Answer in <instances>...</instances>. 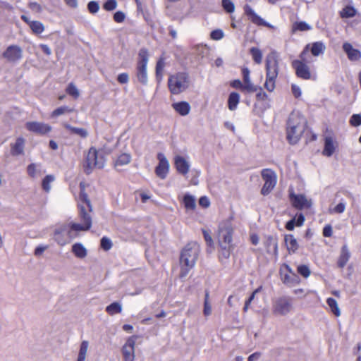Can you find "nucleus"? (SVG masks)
<instances>
[{"instance_id": "obj_25", "label": "nucleus", "mask_w": 361, "mask_h": 361, "mask_svg": "<svg viewBox=\"0 0 361 361\" xmlns=\"http://www.w3.org/2000/svg\"><path fill=\"white\" fill-rule=\"evenodd\" d=\"M350 257V253L348 250L347 245L342 246L341 249L340 255L337 259V267L340 269H343L347 264Z\"/></svg>"}, {"instance_id": "obj_46", "label": "nucleus", "mask_w": 361, "mask_h": 361, "mask_svg": "<svg viewBox=\"0 0 361 361\" xmlns=\"http://www.w3.org/2000/svg\"><path fill=\"white\" fill-rule=\"evenodd\" d=\"M87 348H88V342L86 341H83L80 345V350H79V353H78V357L77 361H85Z\"/></svg>"}, {"instance_id": "obj_42", "label": "nucleus", "mask_w": 361, "mask_h": 361, "mask_svg": "<svg viewBox=\"0 0 361 361\" xmlns=\"http://www.w3.org/2000/svg\"><path fill=\"white\" fill-rule=\"evenodd\" d=\"M121 310H122L121 305L117 302H112L111 304H110L109 305H108L106 307V312L109 315H114L116 314H119L121 312Z\"/></svg>"}, {"instance_id": "obj_51", "label": "nucleus", "mask_w": 361, "mask_h": 361, "mask_svg": "<svg viewBox=\"0 0 361 361\" xmlns=\"http://www.w3.org/2000/svg\"><path fill=\"white\" fill-rule=\"evenodd\" d=\"M262 289V286H259L257 288H256L252 293V294L250 295V296L249 297V298L245 301V305H244V307H243V311L244 312H247L252 301L254 300L255 297V295L260 292Z\"/></svg>"}, {"instance_id": "obj_64", "label": "nucleus", "mask_w": 361, "mask_h": 361, "mask_svg": "<svg viewBox=\"0 0 361 361\" xmlns=\"http://www.w3.org/2000/svg\"><path fill=\"white\" fill-rule=\"evenodd\" d=\"M36 171H37V169H36V165L35 164H30L28 165V166L27 168V171L28 175L30 177L34 178L35 176Z\"/></svg>"}, {"instance_id": "obj_19", "label": "nucleus", "mask_w": 361, "mask_h": 361, "mask_svg": "<svg viewBox=\"0 0 361 361\" xmlns=\"http://www.w3.org/2000/svg\"><path fill=\"white\" fill-rule=\"evenodd\" d=\"M22 49L18 45H10L3 52L2 56L8 62H16L22 58Z\"/></svg>"}, {"instance_id": "obj_52", "label": "nucleus", "mask_w": 361, "mask_h": 361, "mask_svg": "<svg viewBox=\"0 0 361 361\" xmlns=\"http://www.w3.org/2000/svg\"><path fill=\"white\" fill-rule=\"evenodd\" d=\"M306 142H311L317 140V135L307 126L305 132L303 133Z\"/></svg>"}, {"instance_id": "obj_15", "label": "nucleus", "mask_w": 361, "mask_h": 361, "mask_svg": "<svg viewBox=\"0 0 361 361\" xmlns=\"http://www.w3.org/2000/svg\"><path fill=\"white\" fill-rule=\"evenodd\" d=\"M288 197L292 206L298 210L310 209L312 206V201L307 200L304 195H296L292 190L289 192Z\"/></svg>"}, {"instance_id": "obj_26", "label": "nucleus", "mask_w": 361, "mask_h": 361, "mask_svg": "<svg viewBox=\"0 0 361 361\" xmlns=\"http://www.w3.org/2000/svg\"><path fill=\"white\" fill-rule=\"evenodd\" d=\"M173 109L180 116H186L190 111V106L187 102H178L172 104Z\"/></svg>"}, {"instance_id": "obj_38", "label": "nucleus", "mask_w": 361, "mask_h": 361, "mask_svg": "<svg viewBox=\"0 0 361 361\" xmlns=\"http://www.w3.org/2000/svg\"><path fill=\"white\" fill-rule=\"evenodd\" d=\"M72 252L78 258H84L87 255L86 249L80 243H75L72 246Z\"/></svg>"}, {"instance_id": "obj_43", "label": "nucleus", "mask_w": 361, "mask_h": 361, "mask_svg": "<svg viewBox=\"0 0 361 361\" xmlns=\"http://www.w3.org/2000/svg\"><path fill=\"white\" fill-rule=\"evenodd\" d=\"M250 54L255 63L259 64L262 61V53L261 50L257 47H252L250 49Z\"/></svg>"}, {"instance_id": "obj_50", "label": "nucleus", "mask_w": 361, "mask_h": 361, "mask_svg": "<svg viewBox=\"0 0 361 361\" xmlns=\"http://www.w3.org/2000/svg\"><path fill=\"white\" fill-rule=\"evenodd\" d=\"M54 180V177L52 175H47L42 180V189L48 192L50 190V183Z\"/></svg>"}, {"instance_id": "obj_31", "label": "nucleus", "mask_w": 361, "mask_h": 361, "mask_svg": "<svg viewBox=\"0 0 361 361\" xmlns=\"http://www.w3.org/2000/svg\"><path fill=\"white\" fill-rule=\"evenodd\" d=\"M219 258L220 259H228L233 249L232 244H218Z\"/></svg>"}, {"instance_id": "obj_14", "label": "nucleus", "mask_w": 361, "mask_h": 361, "mask_svg": "<svg viewBox=\"0 0 361 361\" xmlns=\"http://www.w3.org/2000/svg\"><path fill=\"white\" fill-rule=\"evenodd\" d=\"M326 49V46L324 42L321 41H317L312 43L307 44L300 54H302V56L308 57L309 54L310 53L312 56L317 57L320 55H322Z\"/></svg>"}, {"instance_id": "obj_53", "label": "nucleus", "mask_w": 361, "mask_h": 361, "mask_svg": "<svg viewBox=\"0 0 361 361\" xmlns=\"http://www.w3.org/2000/svg\"><path fill=\"white\" fill-rule=\"evenodd\" d=\"M211 312H212V307L209 302V292L206 291L204 302V310H203L204 315L208 316L211 314Z\"/></svg>"}, {"instance_id": "obj_12", "label": "nucleus", "mask_w": 361, "mask_h": 361, "mask_svg": "<svg viewBox=\"0 0 361 361\" xmlns=\"http://www.w3.org/2000/svg\"><path fill=\"white\" fill-rule=\"evenodd\" d=\"M292 308V300L288 297H280L277 298L272 307V312L274 314L285 315Z\"/></svg>"}, {"instance_id": "obj_17", "label": "nucleus", "mask_w": 361, "mask_h": 361, "mask_svg": "<svg viewBox=\"0 0 361 361\" xmlns=\"http://www.w3.org/2000/svg\"><path fill=\"white\" fill-rule=\"evenodd\" d=\"M25 128L29 132L39 135H48L51 130V127L49 124L37 121L27 122Z\"/></svg>"}, {"instance_id": "obj_37", "label": "nucleus", "mask_w": 361, "mask_h": 361, "mask_svg": "<svg viewBox=\"0 0 361 361\" xmlns=\"http://www.w3.org/2000/svg\"><path fill=\"white\" fill-rule=\"evenodd\" d=\"M131 159V157L130 154L128 153H122L117 157V158L114 161V165L115 167L121 166L123 165H126L130 163Z\"/></svg>"}, {"instance_id": "obj_7", "label": "nucleus", "mask_w": 361, "mask_h": 361, "mask_svg": "<svg viewBox=\"0 0 361 361\" xmlns=\"http://www.w3.org/2000/svg\"><path fill=\"white\" fill-rule=\"evenodd\" d=\"M148 51L145 48L139 50L137 61L136 64V77L142 84L147 82V64L148 62Z\"/></svg>"}, {"instance_id": "obj_24", "label": "nucleus", "mask_w": 361, "mask_h": 361, "mask_svg": "<svg viewBox=\"0 0 361 361\" xmlns=\"http://www.w3.org/2000/svg\"><path fill=\"white\" fill-rule=\"evenodd\" d=\"M284 243L289 254L295 253L299 248L298 241L292 234L284 235Z\"/></svg>"}, {"instance_id": "obj_1", "label": "nucleus", "mask_w": 361, "mask_h": 361, "mask_svg": "<svg viewBox=\"0 0 361 361\" xmlns=\"http://www.w3.org/2000/svg\"><path fill=\"white\" fill-rule=\"evenodd\" d=\"M86 185L84 182L80 183V193L76 199L80 223L71 222L68 224L69 228L73 231H86L92 226V206L85 192Z\"/></svg>"}, {"instance_id": "obj_9", "label": "nucleus", "mask_w": 361, "mask_h": 361, "mask_svg": "<svg viewBox=\"0 0 361 361\" xmlns=\"http://www.w3.org/2000/svg\"><path fill=\"white\" fill-rule=\"evenodd\" d=\"M262 178L264 181L261 194L264 196L269 195L275 188L277 183V176L271 169H264L261 171Z\"/></svg>"}, {"instance_id": "obj_55", "label": "nucleus", "mask_w": 361, "mask_h": 361, "mask_svg": "<svg viewBox=\"0 0 361 361\" xmlns=\"http://www.w3.org/2000/svg\"><path fill=\"white\" fill-rule=\"evenodd\" d=\"M221 4L222 7L227 13H231L234 11V4L231 0H222Z\"/></svg>"}, {"instance_id": "obj_20", "label": "nucleus", "mask_w": 361, "mask_h": 361, "mask_svg": "<svg viewBox=\"0 0 361 361\" xmlns=\"http://www.w3.org/2000/svg\"><path fill=\"white\" fill-rule=\"evenodd\" d=\"M244 11L248 19L253 24L257 26H264L270 29L274 28L271 25L264 21L260 16H259L249 5H246L244 7Z\"/></svg>"}, {"instance_id": "obj_59", "label": "nucleus", "mask_w": 361, "mask_h": 361, "mask_svg": "<svg viewBox=\"0 0 361 361\" xmlns=\"http://www.w3.org/2000/svg\"><path fill=\"white\" fill-rule=\"evenodd\" d=\"M99 4L97 1H92L87 4V9L90 13H96L99 11Z\"/></svg>"}, {"instance_id": "obj_63", "label": "nucleus", "mask_w": 361, "mask_h": 361, "mask_svg": "<svg viewBox=\"0 0 361 361\" xmlns=\"http://www.w3.org/2000/svg\"><path fill=\"white\" fill-rule=\"evenodd\" d=\"M199 205L202 208H207L210 205L209 200L206 196H202L199 199Z\"/></svg>"}, {"instance_id": "obj_18", "label": "nucleus", "mask_w": 361, "mask_h": 361, "mask_svg": "<svg viewBox=\"0 0 361 361\" xmlns=\"http://www.w3.org/2000/svg\"><path fill=\"white\" fill-rule=\"evenodd\" d=\"M157 158L159 161L158 165L155 167V174L161 179H165L169 171V163L164 154L159 152Z\"/></svg>"}, {"instance_id": "obj_48", "label": "nucleus", "mask_w": 361, "mask_h": 361, "mask_svg": "<svg viewBox=\"0 0 361 361\" xmlns=\"http://www.w3.org/2000/svg\"><path fill=\"white\" fill-rule=\"evenodd\" d=\"M297 272L305 279L308 278L311 274V271L307 265L300 264L297 267Z\"/></svg>"}, {"instance_id": "obj_41", "label": "nucleus", "mask_w": 361, "mask_h": 361, "mask_svg": "<svg viewBox=\"0 0 361 361\" xmlns=\"http://www.w3.org/2000/svg\"><path fill=\"white\" fill-rule=\"evenodd\" d=\"M326 303L329 307L331 312L336 317H339L341 315V312L338 306V303L336 300L332 298H329L326 300Z\"/></svg>"}, {"instance_id": "obj_57", "label": "nucleus", "mask_w": 361, "mask_h": 361, "mask_svg": "<svg viewBox=\"0 0 361 361\" xmlns=\"http://www.w3.org/2000/svg\"><path fill=\"white\" fill-rule=\"evenodd\" d=\"M350 125L354 127H357L361 125V115L353 114L349 121Z\"/></svg>"}, {"instance_id": "obj_5", "label": "nucleus", "mask_w": 361, "mask_h": 361, "mask_svg": "<svg viewBox=\"0 0 361 361\" xmlns=\"http://www.w3.org/2000/svg\"><path fill=\"white\" fill-rule=\"evenodd\" d=\"M190 85V76L186 72H177L169 75L167 81L168 89L171 94H179L185 91Z\"/></svg>"}, {"instance_id": "obj_4", "label": "nucleus", "mask_w": 361, "mask_h": 361, "mask_svg": "<svg viewBox=\"0 0 361 361\" xmlns=\"http://www.w3.org/2000/svg\"><path fill=\"white\" fill-rule=\"evenodd\" d=\"M310 63V61L308 60L307 57H302L300 53L298 59L291 61V67L294 70L297 78L305 80L316 79V72Z\"/></svg>"}, {"instance_id": "obj_10", "label": "nucleus", "mask_w": 361, "mask_h": 361, "mask_svg": "<svg viewBox=\"0 0 361 361\" xmlns=\"http://www.w3.org/2000/svg\"><path fill=\"white\" fill-rule=\"evenodd\" d=\"M279 275L283 284L288 286L297 285L300 283L298 275L292 270L290 267L283 263L279 267Z\"/></svg>"}, {"instance_id": "obj_58", "label": "nucleus", "mask_w": 361, "mask_h": 361, "mask_svg": "<svg viewBox=\"0 0 361 361\" xmlns=\"http://www.w3.org/2000/svg\"><path fill=\"white\" fill-rule=\"evenodd\" d=\"M224 32L220 29L214 30L210 33V38L213 40H220L224 37Z\"/></svg>"}, {"instance_id": "obj_22", "label": "nucleus", "mask_w": 361, "mask_h": 361, "mask_svg": "<svg viewBox=\"0 0 361 361\" xmlns=\"http://www.w3.org/2000/svg\"><path fill=\"white\" fill-rule=\"evenodd\" d=\"M20 18L30 27L33 34L40 35L44 31V26L41 22L37 20H30L29 18L25 15H22Z\"/></svg>"}, {"instance_id": "obj_49", "label": "nucleus", "mask_w": 361, "mask_h": 361, "mask_svg": "<svg viewBox=\"0 0 361 361\" xmlns=\"http://www.w3.org/2000/svg\"><path fill=\"white\" fill-rule=\"evenodd\" d=\"M276 78H271V77H269V76H266V80H265V82H264V88L269 91V92H272L274 91V90L275 89V87H276Z\"/></svg>"}, {"instance_id": "obj_47", "label": "nucleus", "mask_w": 361, "mask_h": 361, "mask_svg": "<svg viewBox=\"0 0 361 361\" xmlns=\"http://www.w3.org/2000/svg\"><path fill=\"white\" fill-rule=\"evenodd\" d=\"M66 92L75 99H78L80 95L78 90L73 82L68 85L66 89Z\"/></svg>"}, {"instance_id": "obj_30", "label": "nucleus", "mask_w": 361, "mask_h": 361, "mask_svg": "<svg viewBox=\"0 0 361 361\" xmlns=\"http://www.w3.org/2000/svg\"><path fill=\"white\" fill-rule=\"evenodd\" d=\"M305 221V217L302 214H299L297 215V219H292L291 220L286 222L285 225V228L288 231H293L295 226L300 227L303 225Z\"/></svg>"}, {"instance_id": "obj_16", "label": "nucleus", "mask_w": 361, "mask_h": 361, "mask_svg": "<svg viewBox=\"0 0 361 361\" xmlns=\"http://www.w3.org/2000/svg\"><path fill=\"white\" fill-rule=\"evenodd\" d=\"M137 336L133 335L126 340V343L122 347V355L123 361H134L135 359V345Z\"/></svg>"}, {"instance_id": "obj_23", "label": "nucleus", "mask_w": 361, "mask_h": 361, "mask_svg": "<svg viewBox=\"0 0 361 361\" xmlns=\"http://www.w3.org/2000/svg\"><path fill=\"white\" fill-rule=\"evenodd\" d=\"M174 166L178 173L185 176L190 169V164L185 159L180 155L174 157Z\"/></svg>"}, {"instance_id": "obj_21", "label": "nucleus", "mask_w": 361, "mask_h": 361, "mask_svg": "<svg viewBox=\"0 0 361 361\" xmlns=\"http://www.w3.org/2000/svg\"><path fill=\"white\" fill-rule=\"evenodd\" d=\"M342 49L350 61H357L361 59V51L354 48L350 43L344 42Z\"/></svg>"}, {"instance_id": "obj_39", "label": "nucleus", "mask_w": 361, "mask_h": 361, "mask_svg": "<svg viewBox=\"0 0 361 361\" xmlns=\"http://www.w3.org/2000/svg\"><path fill=\"white\" fill-rule=\"evenodd\" d=\"M63 126L66 129L69 130L71 134H75L79 135L80 137L85 138L87 136V132L84 128H75L70 126L69 124L64 123Z\"/></svg>"}, {"instance_id": "obj_35", "label": "nucleus", "mask_w": 361, "mask_h": 361, "mask_svg": "<svg viewBox=\"0 0 361 361\" xmlns=\"http://www.w3.org/2000/svg\"><path fill=\"white\" fill-rule=\"evenodd\" d=\"M335 151L333 139L331 137H326L324 140V147L322 152L323 155L331 157Z\"/></svg>"}, {"instance_id": "obj_44", "label": "nucleus", "mask_w": 361, "mask_h": 361, "mask_svg": "<svg viewBox=\"0 0 361 361\" xmlns=\"http://www.w3.org/2000/svg\"><path fill=\"white\" fill-rule=\"evenodd\" d=\"M73 109L66 106H60L55 110H54L51 113V118H56L62 114H66V113H71L73 112Z\"/></svg>"}, {"instance_id": "obj_60", "label": "nucleus", "mask_w": 361, "mask_h": 361, "mask_svg": "<svg viewBox=\"0 0 361 361\" xmlns=\"http://www.w3.org/2000/svg\"><path fill=\"white\" fill-rule=\"evenodd\" d=\"M291 92L295 98L298 99L301 97L302 92L300 87L298 85L295 84H292Z\"/></svg>"}, {"instance_id": "obj_33", "label": "nucleus", "mask_w": 361, "mask_h": 361, "mask_svg": "<svg viewBox=\"0 0 361 361\" xmlns=\"http://www.w3.org/2000/svg\"><path fill=\"white\" fill-rule=\"evenodd\" d=\"M240 102V94L236 92H232L229 94L228 98V108L231 111H234L237 109L238 104Z\"/></svg>"}, {"instance_id": "obj_62", "label": "nucleus", "mask_w": 361, "mask_h": 361, "mask_svg": "<svg viewBox=\"0 0 361 361\" xmlns=\"http://www.w3.org/2000/svg\"><path fill=\"white\" fill-rule=\"evenodd\" d=\"M202 233L207 245L209 247H212L214 243L212 238L210 235V234L204 229L202 230Z\"/></svg>"}, {"instance_id": "obj_8", "label": "nucleus", "mask_w": 361, "mask_h": 361, "mask_svg": "<svg viewBox=\"0 0 361 361\" xmlns=\"http://www.w3.org/2000/svg\"><path fill=\"white\" fill-rule=\"evenodd\" d=\"M233 227L231 219L222 221L218 227V244H231Z\"/></svg>"}, {"instance_id": "obj_13", "label": "nucleus", "mask_w": 361, "mask_h": 361, "mask_svg": "<svg viewBox=\"0 0 361 361\" xmlns=\"http://www.w3.org/2000/svg\"><path fill=\"white\" fill-rule=\"evenodd\" d=\"M256 92V101L253 105V111L256 114L263 113L269 108V97L260 87H258V90Z\"/></svg>"}, {"instance_id": "obj_32", "label": "nucleus", "mask_w": 361, "mask_h": 361, "mask_svg": "<svg viewBox=\"0 0 361 361\" xmlns=\"http://www.w3.org/2000/svg\"><path fill=\"white\" fill-rule=\"evenodd\" d=\"M230 86L233 89L239 90L244 94L253 93L252 91H250L249 86L238 79L231 81Z\"/></svg>"}, {"instance_id": "obj_6", "label": "nucleus", "mask_w": 361, "mask_h": 361, "mask_svg": "<svg viewBox=\"0 0 361 361\" xmlns=\"http://www.w3.org/2000/svg\"><path fill=\"white\" fill-rule=\"evenodd\" d=\"M105 163L104 155L99 154L97 149L91 147L85 157L83 169L87 174H90L95 168L102 169Z\"/></svg>"}, {"instance_id": "obj_34", "label": "nucleus", "mask_w": 361, "mask_h": 361, "mask_svg": "<svg viewBox=\"0 0 361 361\" xmlns=\"http://www.w3.org/2000/svg\"><path fill=\"white\" fill-rule=\"evenodd\" d=\"M182 203L186 210L194 211L195 209V198L190 194H185L183 196Z\"/></svg>"}, {"instance_id": "obj_54", "label": "nucleus", "mask_w": 361, "mask_h": 361, "mask_svg": "<svg viewBox=\"0 0 361 361\" xmlns=\"http://www.w3.org/2000/svg\"><path fill=\"white\" fill-rule=\"evenodd\" d=\"M101 248L105 251L109 250L112 247L111 240L106 236H104L100 241Z\"/></svg>"}, {"instance_id": "obj_61", "label": "nucleus", "mask_w": 361, "mask_h": 361, "mask_svg": "<svg viewBox=\"0 0 361 361\" xmlns=\"http://www.w3.org/2000/svg\"><path fill=\"white\" fill-rule=\"evenodd\" d=\"M125 18V14L122 11H116L113 16L114 20L118 23H123Z\"/></svg>"}, {"instance_id": "obj_28", "label": "nucleus", "mask_w": 361, "mask_h": 361, "mask_svg": "<svg viewBox=\"0 0 361 361\" xmlns=\"http://www.w3.org/2000/svg\"><path fill=\"white\" fill-rule=\"evenodd\" d=\"M311 29V25L307 24L306 22L297 20L292 23L290 32L293 35L299 32H307Z\"/></svg>"}, {"instance_id": "obj_3", "label": "nucleus", "mask_w": 361, "mask_h": 361, "mask_svg": "<svg viewBox=\"0 0 361 361\" xmlns=\"http://www.w3.org/2000/svg\"><path fill=\"white\" fill-rule=\"evenodd\" d=\"M200 252L199 246L196 243L188 244L181 251L180 256V271L179 277H185L189 271L193 268Z\"/></svg>"}, {"instance_id": "obj_27", "label": "nucleus", "mask_w": 361, "mask_h": 361, "mask_svg": "<svg viewBox=\"0 0 361 361\" xmlns=\"http://www.w3.org/2000/svg\"><path fill=\"white\" fill-rule=\"evenodd\" d=\"M25 140L23 137H18L15 143L11 144V154L18 156L23 153Z\"/></svg>"}, {"instance_id": "obj_2", "label": "nucleus", "mask_w": 361, "mask_h": 361, "mask_svg": "<svg viewBox=\"0 0 361 361\" xmlns=\"http://www.w3.org/2000/svg\"><path fill=\"white\" fill-rule=\"evenodd\" d=\"M307 128V120L300 112H292L286 126V139L290 145L297 144Z\"/></svg>"}, {"instance_id": "obj_11", "label": "nucleus", "mask_w": 361, "mask_h": 361, "mask_svg": "<svg viewBox=\"0 0 361 361\" xmlns=\"http://www.w3.org/2000/svg\"><path fill=\"white\" fill-rule=\"evenodd\" d=\"M266 76L277 78L279 72V63L276 51L270 52L265 60Z\"/></svg>"}, {"instance_id": "obj_36", "label": "nucleus", "mask_w": 361, "mask_h": 361, "mask_svg": "<svg viewBox=\"0 0 361 361\" xmlns=\"http://www.w3.org/2000/svg\"><path fill=\"white\" fill-rule=\"evenodd\" d=\"M165 66L164 58L161 57L158 59L156 64L155 75L158 82H160L163 77V71Z\"/></svg>"}, {"instance_id": "obj_45", "label": "nucleus", "mask_w": 361, "mask_h": 361, "mask_svg": "<svg viewBox=\"0 0 361 361\" xmlns=\"http://www.w3.org/2000/svg\"><path fill=\"white\" fill-rule=\"evenodd\" d=\"M265 247H266V248L267 249L268 251H269V250L271 248H272L274 252V253L275 254L277 253V250H278L277 241L272 236L269 235L267 238L266 242H265Z\"/></svg>"}, {"instance_id": "obj_56", "label": "nucleus", "mask_w": 361, "mask_h": 361, "mask_svg": "<svg viewBox=\"0 0 361 361\" xmlns=\"http://www.w3.org/2000/svg\"><path fill=\"white\" fill-rule=\"evenodd\" d=\"M117 2L116 0H107L103 4V8L107 11H111L116 8Z\"/></svg>"}, {"instance_id": "obj_40", "label": "nucleus", "mask_w": 361, "mask_h": 361, "mask_svg": "<svg viewBox=\"0 0 361 361\" xmlns=\"http://www.w3.org/2000/svg\"><path fill=\"white\" fill-rule=\"evenodd\" d=\"M339 15L342 18H353L356 15V10L351 6H346L339 12Z\"/></svg>"}, {"instance_id": "obj_29", "label": "nucleus", "mask_w": 361, "mask_h": 361, "mask_svg": "<svg viewBox=\"0 0 361 361\" xmlns=\"http://www.w3.org/2000/svg\"><path fill=\"white\" fill-rule=\"evenodd\" d=\"M242 76H243V82L246 85L249 86L250 91H252L253 93L257 92L258 90V86L255 85L250 80V71L247 68L243 67L241 69Z\"/></svg>"}]
</instances>
